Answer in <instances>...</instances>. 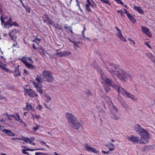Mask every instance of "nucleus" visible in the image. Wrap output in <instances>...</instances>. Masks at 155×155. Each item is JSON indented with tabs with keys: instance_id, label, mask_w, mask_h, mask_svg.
Segmentation results:
<instances>
[{
	"instance_id": "obj_1",
	"label": "nucleus",
	"mask_w": 155,
	"mask_h": 155,
	"mask_svg": "<svg viewBox=\"0 0 155 155\" xmlns=\"http://www.w3.org/2000/svg\"><path fill=\"white\" fill-rule=\"evenodd\" d=\"M100 75L102 79V82L103 84L105 90L107 92L110 91V87L111 86L116 89L119 93H121L123 95H125V94L127 92L122 87L114 83L109 78H107L106 75L103 72L100 73Z\"/></svg>"
},
{
	"instance_id": "obj_2",
	"label": "nucleus",
	"mask_w": 155,
	"mask_h": 155,
	"mask_svg": "<svg viewBox=\"0 0 155 155\" xmlns=\"http://www.w3.org/2000/svg\"><path fill=\"white\" fill-rule=\"evenodd\" d=\"M134 128L135 130L140 134L142 137L139 140V143L146 144L147 143L150 139L149 134L148 132L139 124L135 125Z\"/></svg>"
},
{
	"instance_id": "obj_3",
	"label": "nucleus",
	"mask_w": 155,
	"mask_h": 155,
	"mask_svg": "<svg viewBox=\"0 0 155 155\" xmlns=\"http://www.w3.org/2000/svg\"><path fill=\"white\" fill-rule=\"evenodd\" d=\"M107 70L109 71L110 74L113 76L115 75L117 76L121 80L125 81L127 78H130L131 79H133L134 77L132 75H129L125 72L120 70L119 71H116L112 69L111 68H107Z\"/></svg>"
},
{
	"instance_id": "obj_4",
	"label": "nucleus",
	"mask_w": 155,
	"mask_h": 155,
	"mask_svg": "<svg viewBox=\"0 0 155 155\" xmlns=\"http://www.w3.org/2000/svg\"><path fill=\"white\" fill-rule=\"evenodd\" d=\"M66 117L69 125L72 128L78 129L80 128V124L77 118L72 114L67 113Z\"/></svg>"
},
{
	"instance_id": "obj_5",
	"label": "nucleus",
	"mask_w": 155,
	"mask_h": 155,
	"mask_svg": "<svg viewBox=\"0 0 155 155\" xmlns=\"http://www.w3.org/2000/svg\"><path fill=\"white\" fill-rule=\"evenodd\" d=\"M42 74L43 76L42 77L44 81L49 82L53 81L54 77L50 71H45L43 72Z\"/></svg>"
},
{
	"instance_id": "obj_6",
	"label": "nucleus",
	"mask_w": 155,
	"mask_h": 155,
	"mask_svg": "<svg viewBox=\"0 0 155 155\" xmlns=\"http://www.w3.org/2000/svg\"><path fill=\"white\" fill-rule=\"evenodd\" d=\"M117 111V108L112 104V106L110 109V114L114 120H118L120 118V117L118 115Z\"/></svg>"
},
{
	"instance_id": "obj_7",
	"label": "nucleus",
	"mask_w": 155,
	"mask_h": 155,
	"mask_svg": "<svg viewBox=\"0 0 155 155\" xmlns=\"http://www.w3.org/2000/svg\"><path fill=\"white\" fill-rule=\"evenodd\" d=\"M142 31L143 33L147 35L149 37H150L152 36V34L150 32L149 30L147 28L142 26Z\"/></svg>"
},
{
	"instance_id": "obj_8",
	"label": "nucleus",
	"mask_w": 155,
	"mask_h": 155,
	"mask_svg": "<svg viewBox=\"0 0 155 155\" xmlns=\"http://www.w3.org/2000/svg\"><path fill=\"white\" fill-rule=\"evenodd\" d=\"M127 139L135 143H138L139 140H140L138 137H135L133 135H131L130 137H128Z\"/></svg>"
},
{
	"instance_id": "obj_9",
	"label": "nucleus",
	"mask_w": 155,
	"mask_h": 155,
	"mask_svg": "<svg viewBox=\"0 0 155 155\" xmlns=\"http://www.w3.org/2000/svg\"><path fill=\"white\" fill-rule=\"evenodd\" d=\"M85 147L87 149V150H85L86 151H91L94 153L98 154V151L96 150L95 148H94L92 147L89 146L88 145L86 144Z\"/></svg>"
},
{
	"instance_id": "obj_10",
	"label": "nucleus",
	"mask_w": 155,
	"mask_h": 155,
	"mask_svg": "<svg viewBox=\"0 0 155 155\" xmlns=\"http://www.w3.org/2000/svg\"><path fill=\"white\" fill-rule=\"evenodd\" d=\"M6 65L2 63H0V68L2 69L3 70L5 71L6 72L10 73L12 72V71L10 70L9 69L6 67Z\"/></svg>"
},
{
	"instance_id": "obj_11",
	"label": "nucleus",
	"mask_w": 155,
	"mask_h": 155,
	"mask_svg": "<svg viewBox=\"0 0 155 155\" xmlns=\"http://www.w3.org/2000/svg\"><path fill=\"white\" fill-rule=\"evenodd\" d=\"M125 95L126 96V97L129 98L133 101H137V98L134 95L127 91L126 93V94H125Z\"/></svg>"
},
{
	"instance_id": "obj_12",
	"label": "nucleus",
	"mask_w": 155,
	"mask_h": 155,
	"mask_svg": "<svg viewBox=\"0 0 155 155\" xmlns=\"http://www.w3.org/2000/svg\"><path fill=\"white\" fill-rule=\"evenodd\" d=\"M125 95L126 96V97L129 98L133 101H137V98L134 95L127 91L126 93V94H125Z\"/></svg>"
},
{
	"instance_id": "obj_13",
	"label": "nucleus",
	"mask_w": 155,
	"mask_h": 155,
	"mask_svg": "<svg viewBox=\"0 0 155 155\" xmlns=\"http://www.w3.org/2000/svg\"><path fill=\"white\" fill-rule=\"evenodd\" d=\"M2 132L4 134H5L6 135L9 136L14 137L15 136V134L13 133L10 130L4 129L3 130H2Z\"/></svg>"
},
{
	"instance_id": "obj_14",
	"label": "nucleus",
	"mask_w": 155,
	"mask_h": 155,
	"mask_svg": "<svg viewBox=\"0 0 155 155\" xmlns=\"http://www.w3.org/2000/svg\"><path fill=\"white\" fill-rule=\"evenodd\" d=\"M33 84L35 87L37 89V91L40 94H42L43 93V90L42 89L41 87L39 86V84H37L34 82H33Z\"/></svg>"
},
{
	"instance_id": "obj_15",
	"label": "nucleus",
	"mask_w": 155,
	"mask_h": 155,
	"mask_svg": "<svg viewBox=\"0 0 155 155\" xmlns=\"http://www.w3.org/2000/svg\"><path fill=\"white\" fill-rule=\"evenodd\" d=\"M25 92L31 97H35V92L33 91L31 89H26Z\"/></svg>"
},
{
	"instance_id": "obj_16",
	"label": "nucleus",
	"mask_w": 155,
	"mask_h": 155,
	"mask_svg": "<svg viewBox=\"0 0 155 155\" xmlns=\"http://www.w3.org/2000/svg\"><path fill=\"white\" fill-rule=\"evenodd\" d=\"M58 54L61 56L65 57L71 54V53L69 51H65L63 52H60L59 53L58 52Z\"/></svg>"
},
{
	"instance_id": "obj_17",
	"label": "nucleus",
	"mask_w": 155,
	"mask_h": 155,
	"mask_svg": "<svg viewBox=\"0 0 155 155\" xmlns=\"http://www.w3.org/2000/svg\"><path fill=\"white\" fill-rule=\"evenodd\" d=\"M15 31L14 29L11 31V32L9 33V35L11 37L12 39L15 40L17 36H15L14 34V32Z\"/></svg>"
},
{
	"instance_id": "obj_18",
	"label": "nucleus",
	"mask_w": 155,
	"mask_h": 155,
	"mask_svg": "<svg viewBox=\"0 0 155 155\" xmlns=\"http://www.w3.org/2000/svg\"><path fill=\"white\" fill-rule=\"evenodd\" d=\"M43 20L45 23H48L50 19L46 14H45L43 17Z\"/></svg>"
},
{
	"instance_id": "obj_19",
	"label": "nucleus",
	"mask_w": 155,
	"mask_h": 155,
	"mask_svg": "<svg viewBox=\"0 0 155 155\" xmlns=\"http://www.w3.org/2000/svg\"><path fill=\"white\" fill-rule=\"evenodd\" d=\"M13 73L15 77L21 75L20 72L19 71V68H15V71L13 72Z\"/></svg>"
},
{
	"instance_id": "obj_20",
	"label": "nucleus",
	"mask_w": 155,
	"mask_h": 155,
	"mask_svg": "<svg viewBox=\"0 0 155 155\" xmlns=\"http://www.w3.org/2000/svg\"><path fill=\"white\" fill-rule=\"evenodd\" d=\"M117 36L122 41H123L125 42L127 41V40L125 39V37L121 33L119 34H117Z\"/></svg>"
},
{
	"instance_id": "obj_21",
	"label": "nucleus",
	"mask_w": 155,
	"mask_h": 155,
	"mask_svg": "<svg viewBox=\"0 0 155 155\" xmlns=\"http://www.w3.org/2000/svg\"><path fill=\"white\" fill-rule=\"evenodd\" d=\"M117 36L122 41H123L125 42L127 41V40L125 39V37L121 33L119 34H117Z\"/></svg>"
},
{
	"instance_id": "obj_22",
	"label": "nucleus",
	"mask_w": 155,
	"mask_h": 155,
	"mask_svg": "<svg viewBox=\"0 0 155 155\" xmlns=\"http://www.w3.org/2000/svg\"><path fill=\"white\" fill-rule=\"evenodd\" d=\"M127 16L132 22L134 23L136 22V20L130 14H129Z\"/></svg>"
},
{
	"instance_id": "obj_23",
	"label": "nucleus",
	"mask_w": 155,
	"mask_h": 155,
	"mask_svg": "<svg viewBox=\"0 0 155 155\" xmlns=\"http://www.w3.org/2000/svg\"><path fill=\"white\" fill-rule=\"evenodd\" d=\"M26 108L25 109L26 110H31L33 111V109H32V106L28 103H27L26 104Z\"/></svg>"
},
{
	"instance_id": "obj_24",
	"label": "nucleus",
	"mask_w": 155,
	"mask_h": 155,
	"mask_svg": "<svg viewBox=\"0 0 155 155\" xmlns=\"http://www.w3.org/2000/svg\"><path fill=\"white\" fill-rule=\"evenodd\" d=\"M17 116L18 118V119L16 118V120H17V121H18L19 122H20L21 124H23L24 125H25V126H26V125L25 123L24 122V121L22 120L21 119L19 115L17 114Z\"/></svg>"
},
{
	"instance_id": "obj_25",
	"label": "nucleus",
	"mask_w": 155,
	"mask_h": 155,
	"mask_svg": "<svg viewBox=\"0 0 155 155\" xmlns=\"http://www.w3.org/2000/svg\"><path fill=\"white\" fill-rule=\"evenodd\" d=\"M36 81L39 83H41L43 82V79H42L38 75H37V77L36 78Z\"/></svg>"
},
{
	"instance_id": "obj_26",
	"label": "nucleus",
	"mask_w": 155,
	"mask_h": 155,
	"mask_svg": "<svg viewBox=\"0 0 155 155\" xmlns=\"http://www.w3.org/2000/svg\"><path fill=\"white\" fill-rule=\"evenodd\" d=\"M55 28L59 30L62 31V26L59 25L58 24H56L54 26Z\"/></svg>"
},
{
	"instance_id": "obj_27",
	"label": "nucleus",
	"mask_w": 155,
	"mask_h": 155,
	"mask_svg": "<svg viewBox=\"0 0 155 155\" xmlns=\"http://www.w3.org/2000/svg\"><path fill=\"white\" fill-rule=\"evenodd\" d=\"M12 21V20L11 17H10V18L5 23L4 26H5L6 25H9L10 26V25L12 24V23H11Z\"/></svg>"
},
{
	"instance_id": "obj_28",
	"label": "nucleus",
	"mask_w": 155,
	"mask_h": 155,
	"mask_svg": "<svg viewBox=\"0 0 155 155\" xmlns=\"http://www.w3.org/2000/svg\"><path fill=\"white\" fill-rule=\"evenodd\" d=\"M134 8L138 12L141 13H143V11L142 10L140 7H139L135 6Z\"/></svg>"
},
{
	"instance_id": "obj_29",
	"label": "nucleus",
	"mask_w": 155,
	"mask_h": 155,
	"mask_svg": "<svg viewBox=\"0 0 155 155\" xmlns=\"http://www.w3.org/2000/svg\"><path fill=\"white\" fill-rule=\"evenodd\" d=\"M64 28L67 29H68L70 31L71 33H73V31L72 30V27L71 26H68L67 24H65L64 25Z\"/></svg>"
},
{
	"instance_id": "obj_30",
	"label": "nucleus",
	"mask_w": 155,
	"mask_h": 155,
	"mask_svg": "<svg viewBox=\"0 0 155 155\" xmlns=\"http://www.w3.org/2000/svg\"><path fill=\"white\" fill-rule=\"evenodd\" d=\"M45 98L46 100V101L47 102H48L51 99V98L49 95H46L45 96Z\"/></svg>"
},
{
	"instance_id": "obj_31",
	"label": "nucleus",
	"mask_w": 155,
	"mask_h": 155,
	"mask_svg": "<svg viewBox=\"0 0 155 155\" xmlns=\"http://www.w3.org/2000/svg\"><path fill=\"white\" fill-rule=\"evenodd\" d=\"M25 66L28 68L33 69L34 68V66L31 64H29L28 63L25 65Z\"/></svg>"
},
{
	"instance_id": "obj_32",
	"label": "nucleus",
	"mask_w": 155,
	"mask_h": 155,
	"mask_svg": "<svg viewBox=\"0 0 155 155\" xmlns=\"http://www.w3.org/2000/svg\"><path fill=\"white\" fill-rule=\"evenodd\" d=\"M109 65L111 67H112L114 68L115 69H117L118 68L119 66L118 65H115L114 64L110 63Z\"/></svg>"
},
{
	"instance_id": "obj_33",
	"label": "nucleus",
	"mask_w": 155,
	"mask_h": 155,
	"mask_svg": "<svg viewBox=\"0 0 155 155\" xmlns=\"http://www.w3.org/2000/svg\"><path fill=\"white\" fill-rule=\"evenodd\" d=\"M121 104L123 107L125 108H126L127 106L128 105L127 104L125 101H122L121 102Z\"/></svg>"
},
{
	"instance_id": "obj_34",
	"label": "nucleus",
	"mask_w": 155,
	"mask_h": 155,
	"mask_svg": "<svg viewBox=\"0 0 155 155\" xmlns=\"http://www.w3.org/2000/svg\"><path fill=\"white\" fill-rule=\"evenodd\" d=\"M13 25L17 27L19 26V24L15 21H13L12 23V24L10 25V26H12Z\"/></svg>"
},
{
	"instance_id": "obj_35",
	"label": "nucleus",
	"mask_w": 155,
	"mask_h": 155,
	"mask_svg": "<svg viewBox=\"0 0 155 155\" xmlns=\"http://www.w3.org/2000/svg\"><path fill=\"white\" fill-rule=\"evenodd\" d=\"M21 139L23 140L27 143H28L31 140L30 138L28 137H24L23 139Z\"/></svg>"
},
{
	"instance_id": "obj_36",
	"label": "nucleus",
	"mask_w": 155,
	"mask_h": 155,
	"mask_svg": "<svg viewBox=\"0 0 155 155\" xmlns=\"http://www.w3.org/2000/svg\"><path fill=\"white\" fill-rule=\"evenodd\" d=\"M46 52L45 50V49H43V50L41 51H39V52H40V54L43 56H45V52Z\"/></svg>"
},
{
	"instance_id": "obj_37",
	"label": "nucleus",
	"mask_w": 155,
	"mask_h": 155,
	"mask_svg": "<svg viewBox=\"0 0 155 155\" xmlns=\"http://www.w3.org/2000/svg\"><path fill=\"white\" fill-rule=\"evenodd\" d=\"M12 117H14L16 119V117L15 116V115L13 114H10L9 115V116L8 117V120H12Z\"/></svg>"
},
{
	"instance_id": "obj_38",
	"label": "nucleus",
	"mask_w": 155,
	"mask_h": 155,
	"mask_svg": "<svg viewBox=\"0 0 155 155\" xmlns=\"http://www.w3.org/2000/svg\"><path fill=\"white\" fill-rule=\"evenodd\" d=\"M48 24H50L52 25L53 26L56 24L55 23L54 21H53V20H49L48 23Z\"/></svg>"
},
{
	"instance_id": "obj_39",
	"label": "nucleus",
	"mask_w": 155,
	"mask_h": 155,
	"mask_svg": "<svg viewBox=\"0 0 155 155\" xmlns=\"http://www.w3.org/2000/svg\"><path fill=\"white\" fill-rule=\"evenodd\" d=\"M90 6L89 4H86V8L88 12H91V9L89 8Z\"/></svg>"
},
{
	"instance_id": "obj_40",
	"label": "nucleus",
	"mask_w": 155,
	"mask_h": 155,
	"mask_svg": "<svg viewBox=\"0 0 155 155\" xmlns=\"http://www.w3.org/2000/svg\"><path fill=\"white\" fill-rule=\"evenodd\" d=\"M117 12L118 13H120V15L122 17H124V12H123V11L122 10H118L117 11Z\"/></svg>"
},
{
	"instance_id": "obj_41",
	"label": "nucleus",
	"mask_w": 155,
	"mask_h": 155,
	"mask_svg": "<svg viewBox=\"0 0 155 155\" xmlns=\"http://www.w3.org/2000/svg\"><path fill=\"white\" fill-rule=\"evenodd\" d=\"M101 2L109 4V5H110V4L109 2V1L108 0H100Z\"/></svg>"
},
{
	"instance_id": "obj_42",
	"label": "nucleus",
	"mask_w": 155,
	"mask_h": 155,
	"mask_svg": "<svg viewBox=\"0 0 155 155\" xmlns=\"http://www.w3.org/2000/svg\"><path fill=\"white\" fill-rule=\"evenodd\" d=\"M32 117H35L37 120H39V119H40V116L38 115H37L35 114H32Z\"/></svg>"
},
{
	"instance_id": "obj_43",
	"label": "nucleus",
	"mask_w": 155,
	"mask_h": 155,
	"mask_svg": "<svg viewBox=\"0 0 155 155\" xmlns=\"http://www.w3.org/2000/svg\"><path fill=\"white\" fill-rule=\"evenodd\" d=\"M125 110L127 112H129L130 111L131 108L129 107V105L127 106L126 108H125Z\"/></svg>"
},
{
	"instance_id": "obj_44",
	"label": "nucleus",
	"mask_w": 155,
	"mask_h": 155,
	"mask_svg": "<svg viewBox=\"0 0 155 155\" xmlns=\"http://www.w3.org/2000/svg\"><path fill=\"white\" fill-rule=\"evenodd\" d=\"M41 39H40L36 38L35 40H33V41H35L36 42L37 44H38V43L40 42Z\"/></svg>"
},
{
	"instance_id": "obj_45",
	"label": "nucleus",
	"mask_w": 155,
	"mask_h": 155,
	"mask_svg": "<svg viewBox=\"0 0 155 155\" xmlns=\"http://www.w3.org/2000/svg\"><path fill=\"white\" fill-rule=\"evenodd\" d=\"M105 100H107L108 103L110 102L112 104V102H111L110 99L108 97H106L105 98Z\"/></svg>"
},
{
	"instance_id": "obj_46",
	"label": "nucleus",
	"mask_w": 155,
	"mask_h": 155,
	"mask_svg": "<svg viewBox=\"0 0 155 155\" xmlns=\"http://www.w3.org/2000/svg\"><path fill=\"white\" fill-rule=\"evenodd\" d=\"M22 153L24 154H27V155H29V153L26 152V151L25 150V149H22Z\"/></svg>"
},
{
	"instance_id": "obj_47",
	"label": "nucleus",
	"mask_w": 155,
	"mask_h": 155,
	"mask_svg": "<svg viewBox=\"0 0 155 155\" xmlns=\"http://www.w3.org/2000/svg\"><path fill=\"white\" fill-rule=\"evenodd\" d=\"M42 107V106L40 105H39L38 106L36 107V108L40 110H41Z\"/></svg>"
},
{
	"instance_id": "obj_48",
	"label": "nucleus",
	"mask_w": 155,
	"mask_h": 155,
	"mask_svg": "<svg viewBox=\"0 0 155 155\" xmlns=\"http://www.w3.org/2000/svg\"><path fill=\"white\" fill-rule=\"evenodd\" d=\"M39 127V126L37 125V127H33V130L35 132V131H36V130L38 129V128Z\"/></svg>"
},
{
	"instance_id": "obj_49",
	"label": "nucleus",
	"mask_w": 155,
	"mask_h": 155,
	"mask_svg": "<svg viewBox=\"0 0 155 155\" xmlns=\"http://www.w3.org/2000/svg\"><path fill=\"white\" fill-rule=\"evenodd\" d=\"M25 8L26 9V11H27L28 12H30V7H29L28 6H26V7H25Z\"/></svg>"
},
{
	"instance_id": "obj_50",
	"label": "nucleus",
	"mask_w": 155,
	"mask_h": 155,
	"mask_svg": "<svg viewBox=\"0 0 155 155\" xmlns=\"http://www.w3.org/2000/svg\"><path fill=\"white\" fill-rule=\"evenodd\" d=\"M116 2H117V3H119L121 5H123V2L120 0H115Z\"/></svg>"
},
{
	"instance_id": "obj_51",
	"label": "nucleus",
	"mask_w": 155,
	"mask_h": 155,
	"mask_svg": "<svg viewBox=\"0 0 155 155\" xmlns=\"http://www.w3.org/2000/svg\"><path fill=\"white\" fill-rule=\"evenodd\" d=\"M144 44L146 45L149 48H151V47L150 45L148 43H147V42H146L144 43Z\"/></svg>"
},
{
	"instance_id": "obj_52",
	"label": "nucleus",
	"mask_w": 155,
	"mask_h": 155,
	"mask_svg": "<svg viewBox=\"0 0 155 155\" xmlns=\"http://www.w3.org/2000/svg\"><path fill=\"white\" fill-rule=\"evenodd\" d=\"M22 61L24 63L25 65L28 63L26 60L25 59L22 60Z\"/></svg>"
},
{
	"instance_id": "obj_53",
	"label": "nucleus",
	"mask_w": 155,
	"mask_h": 155,
	"mask_svg": "<svg viewBox=\"0 0 155 155\" xmlns=\"http://www.w3.org/2000/svg\"><path fill=\"white\" fill-rule=\"evenodd\" d=\"M115 28L117 29V31H118V33L117 34H119V33H121L120 30V29H119L117 27H115Z\"/></svg>"
},
{
	"instance_id": "obj_54",
	"label": "nucleus",
	"mask_w": 155,
	"mask_h": 155,
	"mask_svg": "<svg viewBox=\"0 0 155 155\" xmlns=\"http://www.w3.org/2000/svg\"><path fill=\"white\" fill-rule=\"evenodd\" d=\"M101 152L102 153H104L106 154H108L110 153L109 151H105L104 150H102Z\"/></svg>"
},
{
	"instance_id": "obj_55",
	"label": "nucleus",
	"mask_w": 155,
	"mask_h": 155,
	"mask_svg": "<svg viewBox=\"0 0 155 155\" xmlns=\"http://www.w3.org/2000/svg\"><path fill=\"white\" fill-rule=\"evenodd\" d=\"M124 10L125 11V12L127 16L128 15L130 14L128 12L126 9L124 8Z\"/></svg>"
},
{
	"instance_id": "obj_56",
	"label": "nucleus",
	"mask_w": 155,
	"mask_h": 155,
	"mask_svg": "<svg viewBox=\"0 0 155 155\" xmlns=\"http://www.w3.org/2000/svg\"><path fill=\"white\" fill-rule=\"evenodd\" d=\"M108 144H109V145L111 147H114L115 146L114 145V144H113V143H108Z\"/></svg>"
},
{
	"instance_id": "obj_57",
	"label": "nucleus",
	"mask_w": 155,
	"mask_h": 155,
	"mask_svg": "<svg viewBox=\"0 0 155 155\" xmlns=\"http://www.w3.org/2000/svg\"><path fill=\"white\" fill-rule=\"evenodd\" d=\"M78 42H77V45H74V48L75 49H77V48L78 47Z\"/></svg>"
},
{
	"instance_id": "obj_58",
	"label": "nucleus",
	"mask_w": 155,
	"mask_h": 155,
	"mask_svg": "<svg viewBox=\"0 0 155 155\" xmlns=\"http://www.w3.org/2000/svg\"><path fill=\"white\" fill-rule=\"evenodd\" d=\"M69 41L71 42L72 43H74V45H77V42L74 41H72L70 39H69Z\"/></svg>"
},
{
	"instance_id": "obj_59",
	"label": "nucleus",
	"mask_w": 155,
	"mask_h": 155,
	"mask_svg": "<svg viewBox=\"0 0 155 155\" xmlns=\"http://www.w3.org/2000/svg\"><path fill=\"white\" fill-rule=\"evenodd\" d=\"M42 153L41 152H36L35 153V155H41Z\"/></svg>"
},
{
	"instance_id": "obj_60",
	"label": "nucleus",
	"mask_w": 155,
	"mask_h": 155,
	"mask_svg": "<svg viewBox=\"0 0 155 155\" xmlns=\"http://www.w3.org/2000/svg\"><path fill=\"white\" fill-rule=\"evenodd\" d=\"M39 141L40 142L41 144L43 143L45 146L46 145V143L45 142L41 140Z\"/></svg>"
},
{
	"instance_id": "obj_61",
	"label": "nucleus",
	"mask_w": 155,
	"mask_h": 155,
	"mask_svg": "<svg viewBox=\"0 0 155 155\" xmlns=\"http://www.w3.org/2000/svg\"><path fill=\"white\" fill-rule=\"evenodd\" d=\"M5 18H6L5 17L4 18V19H1V21H2V24H3V23H5V21H4V19Z\"/></svg>"
},
{
	"instance_id": "obj_62",
	"label": "nucleus",
	"mask_w": 155,
	"mask_h": 155,
	"mask_svg": "<svg viewBox=\"0 0 155 155\" xmlns=\"http://www.w3.org/2000/svg\"><path fill=\"white\" fill-rule=\"evenodd\" d=\"M20 139V138H11V140H15V139Z\"/></svg>"
},
{
	"instance_id": "obj_63",
	"label": "nucleus",
	"mask_w": 155,
	"mask_h": 155,
	"mask_svg": "<svg viewBox=\"0 0 155 155\" xmlns=\"http://www.w3.org/2000/svg\"><path fill=\"white\" fill-rule=\"evenodd\" d=\"M7 28H9L11 27L9 25H6L5 26H4Z\"/></svg>"
},
{
	"instance_id": "obj_64",
	"label": "nucleus",
	"mask_w": 155,
	"mask_h": 155,
	"mask_svg": "<svg viewBox=\"0 0 155 155\" xmlns=\"http://www.w3.org/2000/svg\"><path fill=\"white\" fill-rule=\"evenodd\" d=\"M24 73H25L26 74H28V72L25 69L24 70Z\"/></svg>"
}]
</instances>
